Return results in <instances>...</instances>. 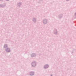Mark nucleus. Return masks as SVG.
Instances as JSON below:
<instances>
[{"mask_svg":"<svg viewBox=\"0 0 76 76\" xmlns=\"http://www.w3.org/2000/svg\"><path fill=\"white\" fill-rule=\"evenodd\" d=\"M32 65H33V64H32Z\"/></svg>","mask_w":76,"mask_h":76,"instance_id":"f03ea898","label":"nucleus"},{"mask_svg":"<svg viewBox=\"0 0 76 76\" xmlns=\"http://www.w3.org/2000/svg\"><path fill=\"white\" fill-rule=\"evenodd\" d=\"M30 74L31 75H34V73L32 72H31Z\"/></svg>","mask_w":76,"mask_h":76,"instance_id":"f257e3e1","label":"nucleus"}]
</instances>
